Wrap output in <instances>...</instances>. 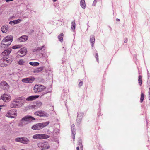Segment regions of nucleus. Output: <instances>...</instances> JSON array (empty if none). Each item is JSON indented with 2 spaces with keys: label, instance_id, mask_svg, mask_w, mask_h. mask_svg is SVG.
I'll list each match as a JSON object with an SVG mask.
<instances>
[{
  "label": "nucleus",
  "instance_id": "f257e3e1",
  "mask_svg": "<svg viewBox=\"0 0 150 150\" xmlns=\"http://www.w3.org/2000/svg\"><path fill=\"white\" fill-rule=\"evenodd\" d=\"M35 120V118L31 116L27 115L20 120L18 125L19 126L22 127L31 122L33 120Z\"/></svg>",
  "mask_w": 150,
  "mask_h": 150
},
{
  "label": "nucleus",
  "instance_id": "f03ea898",
  "mask_svg": "<svg viewBox=\"0 0 150 150\" xmlns=\"http://www.w3.org/2000/svg\"><path fill=\"white\" fill-rule=\"evenodd\" d=\"M49 123V122L41 123H38L35 125H33L32 127V129L34 130H39L47 126Z\"/></svg>",
  "mask_w": 150,
  "mask_h": 150
},
{
  "label": "nucleus",
  "instance_id": "7ed1b4c3",
  "mask_svg": "<svg viewBox=\"0 0 150 150\" xmlns=\"http://www.w3.org/2000/svg\"><path fill=\"white\" fill-rule=\"evenodd\" d=\"M13 38L11 35L7 36L4 38L1 42L2 45L6 46L9 45L12 41Z\"/></svg>",
  "mask_w": 150,
  "mask_h": 150
},
{
  "label": "nucleus",
  "instance_id": "20e7f679",
  "mask_svg": "<svg viewBox=\"0 0 150 150\" xmlns=\"http://www.w3.org/2000/svg\"><path fill=\"white\" fill-rule=\"evenodd\" d=\"M17 116V111L14 109L8 110L5 115L6 117L11 118H15Z\"/></svg>",
  "mask_w": 150,
  "mask_h": 150
},
{
  "label": "nucleus",
  "instance_id": "39448f33",
  "mask_svg": "<svg viewBox=\"0 0 150 150\" xmlns=\"http://www.w3.org/2000/svg\"><path fill=\"white\" fill-rule=\"evenodd\" d=\"M21 102L20 99H15L12 101L10 105V106L12 108H16L21 105Z\"/></svg>",
  "mask_w": 150,
  "mask_h": 150
},
{
  "label": "nucleus",
  "instance_id": "423d86ee",
  "mask_svg": "<svg viewBox=\"0 0 150 150\" xmlns=\"http://www.w3.org/2000/svg\"><path fill=\"white\" fill-rule=\"evenodd\" d=\"M38 147L41 150L48 149L50 148L49 143L47 142H40L38 144Z\"/></svg>",
  "mask_w": 150,
  "mask_h": 150
},
{
  "label": "nucleus",
  "instance_id": "0eeeda50",
  "mask_svg": "<svg viewBox=\"0 0 150 150\" xmlns=\"http://www.w3.org/2000/svg\"><path fill=\"white\" fill-rule=\"evenodd\" d=\"M50 136L45 134H36L34 135L33 138L34 139H42L48 138Z\"/></svg>",
  "mask_w": 150,
  "mask_h": 150
},
{
  "label": "nucleus",
  "instance_id": "6e6552de",
  "mask_svg": "<svg viewBox=\"0 0 150 150\" xmlns=\"http://www.w3.org/2000/svg\"><path fill=\"white\" fill-rule=\"evenodd\" d=\"M45 88V87L41 85H35L33 88L35 92H41Z\"/></svg>",
  "mask_w": 150,
  "mask_h": 150
},
{
  "label": "nucleus",
  "instance_id": "1a4fd4ad",
  "mask_svg": "<svg viewBox=\"0 0 150 150\" xmlns=\"http://www.w3.org/2000/svg\"><path fill=\"white\" fill-rule=\"evenodd\" d=\"M34 114L35 115L38 116L40 117H46L48 116V115L45 111L40 110L34 113Z\"/></svg>",
  "mask_w": 150,
  "mask_h": 150
},
{
  "label": "nucleus",
  "instance_id": "9d476101",
  "mask_svg": "<svg viewBox=\"0 0 150 150\" xmlns=\"http://www.w3.org/2000/svg\"><path fill=\"white\" fill-rule=\"evenodd\" d=\"M1 98L5 102H9L11 99V96L9 94L5 93L1 96Z\"/></svg>",
  "mask_w": 150,
  "mask_h": 150
},
{
  "label": "nucleus",
  "instance_id": "9b49d317",
  "mask_svg": "<svg viewBox=\"0 0 150 150\" xmlns=\"http://www.w3.org/2000/svg\"><path fill=\"white\" fill-rule=\"evenodd\" d=\"M0 87L4 90H8L9 88V85L4 81H2L0 83Z\"/></svg>",
  "mask_w": 150,
  "mask_h": 150
},
{
  "label": "nucleus",
  "instance_id": "f8f14e48",
  "mask_svg": "<svg viewBox=\"0 0 150 150\" xmlns=\"http://www.w3.org/2000/svg\"><path fill=\"white\" fill-rule=\"evenodd\" d=\"M34 77H31L23 79L22 81L26 83H32L35 80Z\"/></svg>",
  "mask_w": 150,
  "mask_h": 150
},
{
  "label": "nucleus",
  "instance_id": "ddd939ff",
  "mask_svg": "<svg viewBox=\"0 0 150 150\" xmlns=\"http://www.w3.org/2000/svg\"><path fill=\"white\" fill-rule=\"evenodd\" d=\"M83 113L81 112H79L78 113L77 118L76 120V122L79 124L81 122V120L83 117Z\"/></svg>",
  "mask_w": 150,
  "mask_h": 150
},
{
  "label": "nucleus",
  "instance_id": "4468645a",
  "mask_svg": "<svg viewBox=\"0 0 150 150\" xmlns=\"http://www.w3.org/2000/svg\"><path fill=\"white\" fill-rule=\"evenodd\" d=\"M12 50L10 48H8L7 49H6L3 51L2 53V54L3 56H6L8 55L11 52Z\"/></svg>",
  "mask_w": 150,
  "mask_h": 150
},
{
  "label": "nucleus",
  "instance_id": "2eb2a0df",
  "mask_svg": "<svg viewBox=\"0 0 150 150\" xmlns=\"http://www.w3.org/2000/svg\"><path fill=\"white\" fill-rule=\"evenodd\" d=\"M27 51L25 48H23L21 49L18 52V53L21 54V57H22L25 55L27 53Z\"/></svg>",
  "mask_w": 150,
  "mask_h": 150
},
{
  "label": "nucleus",
  "instance_id": "dca6fc26",
  "mask_svg": "<svg viewBox=\"0 0 150 150\" xmlns=\"http://www.w3.org/2000/svg\"><path fill=\"white\" fill-rule=\"evenodd\" d=\"M39 96V95L31 96L28 97L26 98V100L29 101H31L38 98Z\"/></svg>",
  "mask_w": 150,
  "mask_h": 150
},
{
  "label": "nucleus",
  "instance_id": "f3484780",
  "mask_svg": "<svg viewBox=\"0 0 150 150\" xmlns=\"http://www.w3.org/2000/svg\"><path fill=\"white\" fill-rule=\"evenodd\" d=\"M28 39V37L27 36L23 35L21 37L18 39V41L21 42H25Z\"/></svg>",
  "mask_w": 150,
  "mask_h": 150
},
{
  "label": "nucleus",
  "instance_id": "a211bd4d",
  "mask_svg": "<svg viewBox=\"0 0 150 150\" xmlns=\"http://www.w3.org/2000/svg\"><path fill=\"white\" fill-rule=\"evenodd\" d=\"M2 60L4 64L6 65L10 64L11 62L10 59L8 58H6L5 57L3 58Z\"/></svg>",
  "mask_w": 150,
  "mask_h": 150
},
{
  "label": "nucleus",
  "instance_id": "6ab92c4d",
  "mask_svg": "<svg viewBox=\"0 0 150 150\" xmlns=\"http://www.w3.org/2000/svg\"><path fill=\"white\" fill-rule=\"evenodd\" d=\"M75 125L74 124H73L71 125V130L72 132V134L73 136V139L74 141V139L75 138Z\"/></svg>",
  "mask_w": 150,
  "mask_h": 150
},
{
  "label": "nucleus",
  "instance_id": "aec40b11",
  "mask_svg": "<svg viewBox=\"0 0 150 150\" xmlns=\"http://www.w3.org/2000/svg\"><path fill=\"white\" fill-rule=\"evenodd\" d=\"M29 142V140L28 139L25 137H22L21 143L27 144H28Z\"/></svg>",
  "mask_w": 150,
  "mask_h": 150
},
{
  "label": "nucleus",
  "instance_id": "412c9836",
  "mask_svg": "<svg viewBox=\"0 0 150 150\" xmlns=\"http://www.w3.org/2000/svg\"><path fill=\"white\" fill-rule=\"evenodd\" d=\"M80 5L81 7L84 9L86 6L85 0H81Z\"/></svg>",
  "mask_w": 150,
  "mask_h": 150
},
{
  "label": "nucleus",
  "instance_id": "4be33fe9",
  "mask_svg": "<svg viewBox=\"0 0 150 150\" xmlns=\"http://www.w3.org/2000/svg\"><path fill=\"white\" fill-rule=\"evenodd\" d=\"M22 21V20L21 19H18V20H14L13 21H11L9 22V24L14 23V24L18 23Z\"/></svg>",
  "mask_w": 150,
  "mask_h": 150
},
{
  "label": "nucleus",
  "instance_id": "5701e85b",
  "mask_svg": "<svg viewBox=\"0 0 150 150\" xmlns=\"http://www.w3.org/2000/svg\"><path fill=\"white\" fill-rule=\"evenodd\" d=\"M95 41V39L94 38V37L93 36H91L90 38V41L91 44V46L92 47L93 46Z\"/></svg>",
  "mask_w": 150,
  "mask_h": 150
},
{
  "label": "nucleus",
  "instance_id": "b1692460",
  "mask_svg": "<svg viewBox=\"0 0 150 150\" xmlns=\"http://www.w3.org/2000/svg\"><path fill=\"white\" fill-rule=\"evenodd\" d=\"M1 30L3 33H6L8 30L7 25L4 26L2 27L1 28Z\"/></svg>",
  "mask_w": 150,
  "mask_h": 150
},
{
  "label": "nucleus",
  "instance_id": "393cba45",
  "mask_svg": "<svg viewBox=\"0 0 150 150\" xmlns=\"http://www.w3.org/2000/svg\"><path fill=\"white\" fill-rule=\"evenodd\" d=\"M29 64L33 66H37L39 64V63L38 62H29Z\"/></svg>",
  "mask_w": 150,
  "mask_h": 150
},
{
  "label": "nucleus",
  "instance_id": "a878e982",
  "mask_svg": "<svg viewBox=\"0 0 150 150\" xmlns=\"http://www.w3.org/2000/svg\"><path fill=\"white\" fill-rule=\"evenodd\" d=\"M25 63V61L24 60L22 59L20 60L18 62V64L20 65H24Z\"/></svg>",
  "mask_w": 150,
  "mask_h": 150
},
{
  "label": "nucleus",
  "instance_id": "bb28decb",
  "mask_svg": "<svg viewBox=\"0 0 150 150\" xmlns=\"http://www.w3.org/2000/svg\"><path fill=\"white\" fill-rule=\"evenodd\" d=\"M138 83L140 85H141L142 83V76L141 75L139 76V79L138 80Z\"/></svg>",
  "mask_w": 150,
  "mask_h": 150
},
{
  "label": "nucleus",
  "instance_id": "cd10ccee",
  "mask_svg": "<svg viewBox=\"0 0 150 150\" xmlns=\"http://www.w3.org/2000/svg\"><path fill=\"white\" fill-rule=\"evenodd\" d=\"M75 28V21H73L71 24V28L73 30H74Z\"/></svg>",
  "mask_w": 150,
  "mask_h": 150
},
{
  "label": "nucleus",
  "instance_id": "c85d7f7f",
  "mask_svg": "<svg viewBox=\"0 0 150 150\" xmlns=\"http://www.w3.org/2000/svg\"><path fill=\"white\" fill-rule=\"evenodd\" d=\"M63 34L61 33L58 36V39L59 41H62L63 40Z\"/></svg>",
  "mask_w": 150,
  "mask_h": 150
},
{
  "label": "nucleus",
  "instance_id": "c756f323",
  "mask_svg": "<svg viewBox=\"0 0 150 150\" xmlns=\"http://www.w3.org/2000/svg\"><path fill=\"white\" fill-rule=\"evenodd\" d=\"M22 138V137L16 138L15 139V141L16 142H18L21 143Z\"/></svg>",
  "mask_w": 150,
  "mask_h": 150
},
{
  "label": "nucleus",
  "instance_id": "7c9ffc66",
  "mask_svg": "<svg viewBox=\"0 0 150 150\" xmlns=\"http://www.w3.org/2000/svg\"><path fill=\"white\" fill-rule=\"evenodd\" d=\"M22 46L21 45H17L13 46L12 48L13 49H15L20 48L22 47Z\"/></svg>",
  "mask_w": 150,
  "mask_h": 150
},
{
  "label": "nucleus",
  "instance_id": "2f4dec72",
  "mask_svg": "<svg viewBox=\"0 0 150 150\" xmlns=\"http://www.w3.org/2000/svg\"><path fill=\"white\" fill-rule=\"evenodd\" d=\"M45 47V45H43L42 46L40 47H37V48L35 49V51H40L42 49Z\"/></svg>",
  "mask_w": 150,
  "mask_h": 150
},
{
  "label": "nucleus",
  "instance_id": "473e14b6",
  "mask_svg": "<svg viewBox=\"0 0 150 150\" xmlns=\"http://www.w3.org/2000/svg\"><path fill=\"white\" fill-rule=\"evenodd\" d=\"M144 98V95L143 93H141L140 98V102H142Z\"/></svg>",
  "mask_w": 150,
  "mask_h": 150
},
{
  "label": "nucleus",
  "instance_id": "72a5a7b5",
  "mask_svg": "<svg viewBox=\"0 0 150 150\" xmlns=\"http://www.w3.org/2000/svg\"><path fill=\"white\" fill-rule=\"evenodd\" d=\"M42 103L41 102H37L36 103V105L40 107L42 105Z\"/></svg>",
  "mask_w": 150,
  "mask_h": 150
},
{
  "label": "nucleus",
  "instance_id": "f704fd0d",
  "mask_svg": "<svg viewBox=\"0 0 150 150\" xmlns=\"http://www.w3.org/2000/svg\"><path fill=\"white\" fill-rule=\"evenodd\" d=\"M83 82L82 81H81L79 82V87H81V86H82L83 85Z\"/></svg>",
  "mask_w": 150,
  "mask_h": 150
},
{
  "label": "nucleus",
  "instance_id": "c9c22d12",
  "mask_svg": "<svg viewBox=\"0 0 150 150\" xmlns=\"http://www.w3.org/2000/svg\"><path fill=\"white\" fill-rule=\"evenodd\" d=\"M96 58L97 61L98 60V55L97 53H96V54L95 56Z\"/></svg>",
  "mask_w": 150,
  "mask_h": 150
},
{
  "label": "nucleus",
  "instance_id": "e433bc0d",
  "mask_svg": "<svg viewBox=\"0 0 150 150\" xmlns=\"http://www.w3.org/2000/svg\"><path fill=\"white\" fill-rule=\"evenodd\" d=\"M0 150H6L4 147H2L0 148Z\"/></svg>",
  "mask_w": 150,
  "mask_h": 150
},
{
  "label": "nucleus",
  "instance_id": "4c0bfd02",
  "mask_svg": "<svg viewBox=\"0 0 150 150\" xmlns=\"http://www.w3.org/2000/svg\"><path fill=\"white\" fill-rule=\"evenodd\" d=\"M13 0H6V2H8L10 1H13Z\"/></svg>",
  "mask_w": 150,
  "mask_h": 150
},
{
  "label": "nucleus",
  "instance_id": "58836bf2",
  "mask_svg": "<svg viewBox=\"0 0 150 150\" xmlns=\"http://www.w3.org/2000/svg\"><path fill=\"white\" fill-rule=\"evenodd\" d=\"M79 146H80V148L81 149V148H82V144H80L79 145Z\"/></svg>",
  "mask_w": 150,
  "mask_h": 150
},
{
  "label": "nucleus",
  "instance_id": "ea45409f",
  "mask_svg": "<svg viewBox=\"0 0 150 150\" xmlns=\"http://www.w3.org/2000/svg\"><path fill=\"white\" fill-rule=\"evenodd\" d=\"M39 69H40V70H38V71H42V68L41 67L39 68ZM37 71H38V70H37Z\"/></svg>",
  "mask_w": 150,
  "mask_h": 150
},
{
  "label": "nucleus",
  "instance_id": "a19ab883",
  "mask_svg": "<svg viewBox=\"0 0 150 150\" xmlns=\"http://www.w3.org/2000/svg\"><path fill=\"white\" fill-rule=\"evenodd\" d=\"M79 147H76V150H79Z\"/></svg>",
  "mask_w": 150,
  "mask_h": 150
},
{
  "label": "nucleus",
  "instance_id": "79ce46f5",
  "mask_svg": "<svg viewBox=\"0 0 150 150\" xmlns=\"http://www.w3.org/2000/svg\"><path fill=\"white\" fill-rule=\"evenodd\" d=\"M116 20L117 21H120V19L117 18V19Z\"/></svg>",
  "mask_w": 150,
  "mask_h": 150
},
{
  "label": "nucleus",
  "instance_id": "37998d69",
  "mask_svg": "<svg viewBox=\"0 0 150 150\" xmlns=\"http://www.w3.org/2000/svg\"><path fill=\"white\" fill-rule=\"evenodd\" d=\"M57 0H53L54 2L56 1Z\"/></svg>",
  "mask_w": 150,
  "mask_h": 150
},
{
  "label": "nucleus",
  "instance_id": "c03bdc74",
  "mask_svg": "<svg viewBox=\"0 0 150 150\" xmlns=\"http://www.w3.org/2000/svg\"><path fill=\"white\" fill-rule=\"evenodd\" d=\"M127 42V40H126H126H125L124 41V42H126H126Z\"/></svg>",
  "mask_w": 150,
  "mask_h": 150
},
{
  "label": "nucleus",
  "instance_id": "a18cd8bd",
  "mask_svg": "<svg viewBox=\"0 0 150 150\" xmlns=\"http://www.w3.org/2000/svg\"><path fill=\"white\" fill-rule=\"evenodd\" d=\"M1 35H0V40H1Z\"/></svg>",
  "mask_w": 150,
  "mask_h": 150
},
{
  "label": "nucleus",
  "instance_id": "49530a36",
  "mask_svg": "<svg viewBox=\"0 0 150 150\" xmlns=\"http://www.w3.org/2000/svg\"><path fill=\"white\" fill-rule=\"evenodd\" d=\"M21 150H24V149H21Z\"/></svg>",
  "mask_w": 150,
  "mask_h": 150
}]
</instances>
